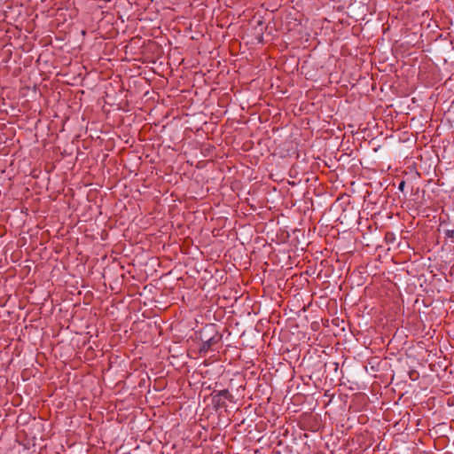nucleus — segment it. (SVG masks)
<instances>
[{
  "instance_id": "3",
  "label": "nucleus",
  "mask_w": 454,
  "mask_h": 454,
  "mask_svg": "<svg viewBox=\"0 0 454 454\" xmlns=\"http://www.w3.org/2000/svg\"><path fill=\"white\" fill-rule=\"evenodd\" d=\"M404 185H405V182H404V181H402V182L400 183V184H399V187H398V188H399V190L403 191V187H404Z\"/></svg>"
},
{
  "instance_id": "1",
  "label": "nucleus",
  "mask_w": 454,
  "mask_h": 454,
  "mask_svg": "<svg viewBox=\"0 0 454 454\" xmlns=\"http://www.w3.org/2000/svg\"><path fill=\"white\" fill-rule=\"evenodd\" d=\"M445 235L449 238L452 242H454V230H447L445 231Z\"/></svg>"
},
{
  "instance_id": "2",
  "label": "nucleus",
  "mask_w": 454,
  "mask_h": 454,
  "mask_svg": "<svg viewBox=\"0 0 454 454\" xmlns=\"http://www.w3.org/2000/svg\"><path fill=\"white\" fill-rule=\"evenodd\" d=\"M409 376L411 380H416L419 378V372L417 371H411Z\"/></svg>"
}]
</instances>
